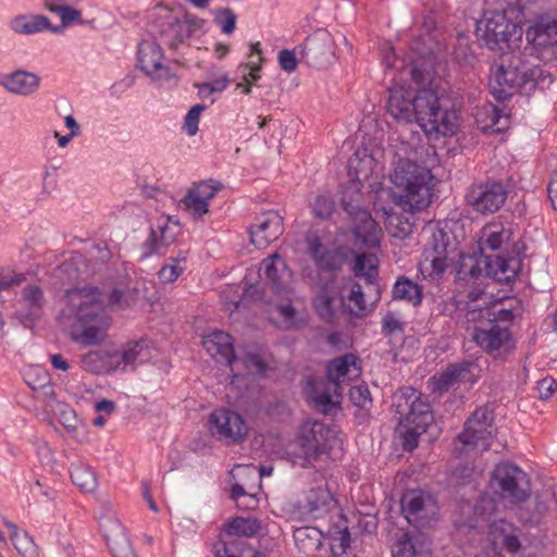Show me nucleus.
I'll return each mask as SVG.
<instances>
[{
	"label": "nucleus",
	"mask_w": 557,
	"mask_h": 557,
	"mask_svg": "<svg viewBox=\"0 0 557 557\" xmlns=\"http://www.w3.org/2000/svg\"><path fill=\"white\" fill-rule=\"evenodd\" d=\"M418 149L407 141L394 145L389 181L393 201L405 211H420L432 201L434 176L426 166L417 163Z\"/></svg>",
	"instance_id": "obj_1"
},
{
	"label": "nucleus",
	"mask_w": 557,
	"mask_h": 557,
	"mask_svg": "<svg viewBox=\"0 0 557 557\" xmlns=\"http://www.w3.org/2000/svg\"><path fill=\"white\" fill-rule=\"evenodd\" d=\"M66 299L70 312L79 324V329H72L71 338L86 346L99 345L107 337L111 318L104 311L106 302L119 307L128 304V295L116 288L109 296L97 288H75L67 290Z\"/></svg>",
	"instance_id": "obj_2"
},
{
	"label": "nucleus",
	"mask_w": 557,
	"mask_h": 557,
	"mask_svg": "<svg viewBox=\"0 0 557 557\" xmlns=\"http://www.w3.org/2000/svg\"><path fill=\"white\" fill-rule=\"evenodd\" d=\"M409 73L416 83L414 122L425 134L449 136L455 134L458 126V116L450 108V100L445 89L440 88V82L430 71L421 69L414 63Z\"/></svg>",
	"instance_id": "obj_3"
},
{
	"label": "nucleus",
	"mask_w": 557,
	"mask_h": 557,
	"mask_svg": "<svg viewBox=\"0 0 557 557\" xmlns=\"http://www.w3.org/2000/svg\"><path fill=\"white\" fill-rule=\"evenodd\" d=\"M510 232L500 224H486L481 231L478 239L479 252L460 255L458 275L460 278L491 277L499 283H511L516 278L518 269L513 260H506L500 257L493 259L486 252L498 250L503 243L508 240Z\"/></svg>",
	"instance_id": "obj_4"
},
{
	"label": "nucleus",
	"mask_w": 557,
	"mask_h": 557,
	"mask_svg": "<svg viewBox=\"0 0 557 557\" xmlns=\"http://www.w3.org/2000/svg\"><path fill=\"white\" fill-rule=\"evenodd\" d=\"M327 379H314L309 382L308 397L314 408L329 413L339 403L342 383L358 377L360 368L357 357L351 354L331 360L326 368Z\"/></svg>",
	"instance_id": "obj_5"
},
{
	"label": "nucleus",
	"mask_w": 557,
	"mask_h": 557,
	"mask_svg": "<svg viewBox=\"0 0 557 557\" xmlns=\"http://www.w3.org/2000/svg\"><path fill=\"white\" fill-rule=\"evenodd\" d=\"M520 8L508 7L503 11H485L476 23L478 40L491 50H519L522 39Z\"/></svg>",
	"instance_id": "obj_6"
},
{
	"label": "nucleus",
	"mask_w": 557,
	"mask_h": 557,
	"mask_svg": "<svg viewBox=\"0 0 557 557\" xmlns=\"http://www.w3.org/2000/svg\"><path fill=\"white\" fill-rule=\"evenodd\" d=\"M339 442L337 430L320 421L307 420L299 428L297 442L289 446L294 465L307 467Z\"/></svg>",
	"instance_id": "obj_7"
},
{
	"label": "nucleus",
	"mask_w": 557,
	"mask_h": 557,
	"mask_svg": "<svg viewBox=\"0 0 557 557\" xmlns=\"http://www.w3.org/2000/svg\"><path fill=\"white\" fill-rule=\"evenodd\" d=\"M430 239L423 249L420 268L429 275H442L453 263L456 243L451 234L437 225H429Z\"/></svg>",
	"instance_id": "obj_8"
},
{
	"label": "nucleus",
	"mask_w": 557,
	"mask_h": 557,
	"mask_svg": "<svg viewBox=\"0 0 557 557\" xmlns=\"http://www.w3.org/2000/svg\"><path fill=\"white\" fill-rule=\"evenodd\" d=\"M493 420V412L487 407L478 408L466 421L463 431L455 442V449L459 454H468L479 447L486 449L494 432Z\"/></svg>",
	"instance_id": "obj_9"
},
{
	"label": "nucleus",
	"mask_w": 557,
	"mask_h": 557,
	"mask_svg": "<svg viewBox=\"0 0 557 557\" xmlns=\"http://www.w3.org/2000/svg\"><path fill=\"white\" fill-rule=\"evenodd\" d=\"M521 62L520 49L510 50L502 57V64L490 81V89L496 100L504 101L519 92L522 86Z\"/></svg>",
	"instance_id": "obj_10"
},
{
	"label": "nucleus",
	"mask_w": 557,
	"mask_h": 557,
	"mask_svg": "<svg viewBox=\"0 0 557 557\" xmlns=\"http://www.w3.org/2000/svg\"><path fill=\"white\" fill-rule=\"evenodd\" d=\"M496 511V500L490 495L481 496L474 505L475 516L487 521H492L491 534L493 535L494 544L502 545L508 553L513 554L520 548V541L516 534V529L511 523L504 519L498 522L495 519L493 520V516Z\"/></svg>",
	"instance_id": "obj_11"
},
{
	"label": "nucleus",
	"mask_w": 557,
	"mask_h": 557,
	"mask_svg": "<svg viewBox=\"0 0 557 557\" xmlns=\"http://www.w3.org/2000/svg\"><path fill=\"white\" fill-rule=\"evenodd\" d=\"M261 529V523L252 517H236L231 520L222 534L221 547L215 548L216 557H242L247 544L236 537H251Z\"/></svg>",
	"instance_id": "obj_12"
},
{
	"label": "nucleus",
	"mask_w": 557,
	"mask_h": 557,
	"mask_svg": "<svg viewBox=\"0 0 557 557\" xmlns=\"http://www.w3.org/2000/svg\"><path fill=\"white\" fill-rule=\"evenodd\" d=\"M398 412L404 416L403 422L407 425H416L422 431H426L433 421L431 406L421 393L412 387L400 389L397 403Z\"/></svg>",
	"instance_id": "obj_13"
},
{
	"label": "nucleus",
	"mask_w": 557,
	"mask_h": 557,
	"mask_svg": "<svg viewBox=\"0 0 557 557\" xmlns=\"http://www.w3.org/2000/svg\"><path fill=\"white\" fill-rule=\"evenodd\" d=\"M531 54L545 61H557V21L542 20L527 30Z\"/></svg>",
	"instance_id": "obj_14"
},
{
	"label": "nucleus",
	"mask_w": 557,
	"mask_h": 557,
	"mask_svg": "<svg viewBox=\"0 0 557 557\" xmlns=\"http://www.w3.org/2000/svg\"><path fill=\"white\" fill-rule=\"evenodd\" d=\"M210 433L226 444L240 443L247 435L248 428L243 417L228 409L214 410L209 418Z\"/></svg>",
	"instance_id": "obj_15"
},
{
	"label": "nucleus",
	"mask_w": 557,
	"mask_h": 557,
	"mask_svg": "<svg viewBox=\"0 0 557 557\" xmlns=\"http://www.w3.org/2000/svg\"><path fill=\"white\" fill-rule=\"evenodd\" d=\"M306 244L308 255L321 272H339L349 260L350 251L348 249L344 247L331 248L323 244L317 234H308Z\"/></svg>",
	"instance_id": "obj_16"
},
{
	"label": "nucleus",
	"mask_w": 557,
	"mask_h": 557,
	"mask_svg": "<svg viewBox=\"0 0 557 557\" xmlns=\"http://www.w3.org/2000/svg\"><path fill=\"white\" fill-rule=\"evenodd\" d=\"M507 190L499 182H486L472 185L466 199L468 205L482 214H491L498 211L505 203Z\"/></svg>",
	"instance_id": "obj_17"
},
{
	"label": "nucleus",
	"mask_w": 557,
	"mask_h": 557,
	"mask_svg": "<svg viewBox=\"0 0 557 557\" xmlns=\"http://www.w3.org/2000/svg\"><path fill=\"white\" fill-rule=\"evenodd\" d=\"M401 509L409 523L424 527L437 513L435 499L419 490L408 491L401 498Z\"/></svg>",
	"instance_id": "obj_18"
},
{
	"label": "nucleus",
	"mask_w": 557,
	"mask_h": 557,
	"mask_svg": "<svg viewBox=\"0 0 557 557\" xmlns=\"http://www.w3.org/2000/svg\"><path fill=\"white\" fill-rule=\"evenodd\" d=\"M416 89L394 84L388 88L387 113L399 124H411L417 117L414 111Z\"/></svg>",
	"instance_id": "obj_19"
},
{
	"label": "nucleus",
	"mask_w": 557,
	"mask_h": 557,
	"mask_svg": "<svg viewBox=\"0 0 557 557\" xmlns=\"http://www.w3.org/2000/svg\"><path fill=\"white\" fill-rule=\"evenodd\" d=\"M344 210L352 220V232L356 238L367 247L379 246L382 231L371 214L358 203L354 205L346 198H344Z\"/></svg>",
	"instance_id": "obj_20"
},
{
	"label": "nucleus",
	"mask_w": 557,
	"mask_h": 557,
	"mask_svg": "<svg viewBox=\"0 0 557 557\" xmlns=\"http://www.w3.org/2000/svg\"><path fill=\"white\" fill-rule=\"evenodd\" d=\"M298 49L308 64L317 67L327 65L335 55L334 39L329 32L323 29L308 36Z\"/></svg>",
	"instance_id": "obj_21"
},
{
	"label": "nucleus",
	"mask_w": 557,
	"mask_h": 557,
	"mask_svg": "<svg viewBox=\"0 0 557 557\" xmlns=\"http://www.w3.org/2000/svg\"><path fill=\"white\" fill-rule=\"evenodd\" d=\"M524 483L528 486L524 488V510L528 511L529 517L524 519V522L532 524L539 523L543 515L547 510V503L554 498V492L550 486L542 483L541 480L534 482L524 472Z\"/></svg>",
	"instance_id": "obj_22"
},
{
	"label": "nucleus",
	"mask_w": 557,
	"mask_h": 557,
	"mask_svg": "<svg viewBox=\"0 0 557 557\" xmlns=\"http://www.w3.org/2000/svg\"><path fill=\"white\" fill-rule=\"evenodd\" d=\"M222 184L219 182L201 181L195 183L182 199L184 209L195 218H201L209 212V201L215 197Z\"/></svg>",
	"instance_id": "obj_23"
},
{
	"label": "nucleus",
	"mask_w": 557,
	"mask_h": 557,
	"mask_svg": "<svg viewBox=\"0 0 557 557\" xmlns=\"http://www.w3.org/2000/svg\"><path fill=\"white\" fill-rule=\"evenodd\" d=\"M520 469L512 463L498 465L492 473L491 486L503 498L510 504H518L521 499L518 479Z\"/></svg>",
	"instance_id": "obj_24"
},
{
	"label": "nucleus",
	"mask_w": 557,
	"mask_h": 557,
	"mask_svg": "<svg viewBox=\"0 0 557 557\" xmlns=\"http://www.w3.org/2000/svg\"><path fill=\"white\" fill-rule=\"evenodd\" d=\"M181 233L180 223L173 221L170 216H162L158 220L157 226L151 227L150 235L145 242L144 256L161 253L163 249L173 244Z\"/></svg>",
	"instance_id": "obj_25"
},
{
	"label": "nucleus",
	"mask_w": 557,
	"mask_h": 557,
	"mask_svg": "<svg viewBox=\"0 0 557 557\" xmlns=\"http://www.w3.org/2000/svg\"><path fill=\"white\" fill-rule=\"evenodd\" d=\"M260 271H263L273 294L278 296L292 294V289L288 286L290 273L286 269L284 260L277 253L265 258L260 264Z\"/></svg>",
	"instance_id": "obj_26"
},
{
	"label": "nucleus",
	"mask_w": 557,
	"mask_h": 557,
	"mask_svg": "<svg viewBox=\"0 0 557 557\" xmlns=\"http://www.w3.org/2000/svg\"><path fill=\"white\" fill-rule=\"evenodd\" d=\"M283 233V221L278 213L267 212L258 218L257 223L250 227V242L259 249L277 239Z\"/></svg>",
	"instance_id": "obj_27"
},
{
	"label": "nucleus",
	"mask_w": 557,
	"mask_h": 557,
	"mask_svg": "<svg viewBox=\"0 0 557 557\" xmlns=\"http://www.w3.org/2000/svg\"><path fill=\"white\" fill-rule=\"evenodd\" d=\"M201 26L202 21L195 17H171L166 23L162 25L160 37L165 45L170 46L171 48H176Z\"/></svg>",
	"instance_id": "obj_28"
},
{
	"label": "nucleus",
	"mask_w": 557,
	"mask_h": 557,
	"mask_svg": "<svg viewBox=\"0 0 557 557\" xmlns=\"http://www.w3.org/2000/svg\"><path fill=\"white\" fill-rule=\"evenodd\" d=\"M203 348L218 362H225L234 371L236 357L234 355V345L230 334L222 331H214L202 339Z\"/></svg>",
	"instance_id": "obj_29"
},
{
	"label": "nucleus",
	"mask_w": 557,
	"mask_h": 557,
	"mask_svg": "<svg viewBox=\"0 0 557 557\" xmlns=\"http://www.w3.org/2000/svg\"><path fill=\"white\" fill-rule=\"evenodd\" d=\"M472 338L482 349L490 354L507 349L510 344L508 330L493 323L487 325V327L475 326Z\"/></svg>",
	"instance_id": "obj_30"
},
{
	"label": "nucleus",
	"mask_w": 557,
	"mask_h": 557,
	"mask_svg": "<svg viewBox=\"0 0 557 557\" xmlns=\"http://www.w3.org/2000/svg\"><path fill=\"white\" fill-rule=\"evenodd\" d=\"M163 52L161 47L153 41H144L138 48V62L140 69L149 76L157 79L168 77V69L162 64Z\"/></svg>",
	"instance_id": "obj_31"
},
{
	"label": "nucleus",
	"mask_w": 557,
	"mask_h": 557,
	"mask_svg": "<svg viewBox=\"0 0 557 557\" xmlns=\"http://www.w3.org/2000/svg\"><path fill=\"white\" fill-rule=\"evenodd\" d=\"M0 84L12 94L28 96L38 89L39 77L34 73L20 70L4 76Z\"/></svg>",
	"instance_id": "obj_32"
},
{
	"label": "nucleus",
	"mask_w": 557,
	"mask_h": 557,
	"mask_svg": "<svg viewBox=\"0 0 557 557\" xmlns=\"http://www.w3.org/2000/svg\"><path fill=\"white\" fill-rule=\"evenodd\" d=\"M470 362H460L448 366L445 371L431 379L433 391L440 394L448 391L470 373Z\"/></svg>",
	"instance_id": "obj_33"
},
{
	"label": "nucleus",
	"mask_w": 557,
	"mask_h": 557,
	"mask_svg": "<svg viewBox=\"0 0 557 557\" xmlns=\"http://www.w3.org/2000/svg\"><path fill=\"white\" fill-rule=\"evenodd\" d=\"M10 27L14 33L23 34V35H32V34L42 32L45 29H49L53 33H57L60 30L59 27L51 26L49 18L44 15H35V16L18 15V16H15L11 21Z\"/></svg>",
	"instance_id": "obj_34"
},
{
	"label": "nucleus",
	"mask_w": 557,
	"mask_h": 557,
	"mask_svg": "<svg viewBox=\"0 0 557 557\" xmlns=\"http://www.w3.org/2000/svg\"><path fill=\"white\" fill-rule=\"evenodd\" d=\"M334 503L331 492L322 486L310 490L306 495V507L315 517L330 511Z\"/></svg>",
	"instance_id": "obj_35"
},
{
	"label": "nucleus",
	"mask_w": 557,
	"mask_h": 557,
	"mask_svg": "<svg viewBox=\"0 0 557 557\" xmlns=\"http://www.w3.org/2000/svg\"><path fill=\"white\" fill-rule=\"evenodd\" d=\"M356 276L364 277L370 289L377 290L375 278L377 275L376 258L372 255L361 253L356 258L354 265Z\"/></svg>",
	"instance_id": "obj_36"
},
{
	"label": "nucleus",
	"mask_w": 557,
	"mask_h": 557,
	"mask_svg": "<svg viewBox=\"0 0 557 557\" xmlns=\"http://www.w3.org/2000/svg\"><path fill=\"white\" fill-rule=\"evenodd\" d=\"M44 293L36 285H28L23 290L22 304L27 309L25 317L27 319H36L39 317L44 306Z\"/></svg>",
	"instance_id": "obj_37"
},
{
	"label": "nucleus",
	"mask_w": 557,
	"mask_h": 557,
	"mask_svg": "<svg viewBox=\"0 0 557 557\" xmlns=\"http://www.w3.org/2000/svg\"><path fill=\"white\" fill-rule=\"evenodd\" d=\"M106 540L114 557H136L122 527L116 525V530L107 534Z\"/></svg>",
	"instance_id": "obj_38"
},
{
	"label": "nucleus",
	"mask_w": 557,
	"mask_h": 557,
	"mask_svg": "<svg viewBox=\"0 0 557 557\" xmlns=\"http://www.w3.org/2000/svg\"><path fill=\"white\" fill-rule=\"evenodd\" d=\"M393 297L417 306L422 298L421 287L409 278H398L393 287Z\"/></svg>",
	"instance_id": "obj_39"
},
{
	"label": "nucleus",
	"mask_w": 557,
	"mask_h": 557,
	"mask_svg": "<svg viewBox=\"0 0 557 557\" xmlns=\"http://www.w3.org/2000/svg\"><path fill=\"white\" fill-rule=\"evenodd\" d=\"M59 421L67 432V434L82 443L85 440V435L81 434L83 423L77 417L76 412L69 406H61L58 412Z\"/></svg>",
	"instance_id": "obj_40"
},
{
	"label": "nucleus",
	"mask_w": 557,
	"mask_h": 557,
	"mask_svg": "<svg viewBox=\"0 0 557 557\" xmlns=\"http://www.w3.org/2000/svg\"><path fill=\"white\" fill-rule=\"evenodd\" d=\"M73 483L84 492H92L97 487V476L90 467L75 465L71 470Z\"/></svg>",
	"instance_id": "obj_41"
},
{
	"label": "nucleus",
	"mask_w": 557,
	"mask_h": 557,
	"mask_svg": "<svg viewBox=\"0 0 557 557\" xmlns=\"http://www.w3.org/2000/svg\"><path fill=\"white\" fill-rule=\"evenodd\" d=\"M294 540L299 548L306 553L318 550L321 545L320 533L314 528L305 527L296 529Z\"/></svg>",
	"instance_id": "obj_42"
},
{
	"label": "nucleus",
	"mask_w": 557,
	"mask_h": 557,
	"mask_svg": "<svg viewBox=\"0 0 557 557\" xmlns=\"http://www.w3.org/2000/svg\"><path fill=\"white\" fill-rule=\"evenodd\" d=\"M14 532L11 535V541L23 557H37L38 547L33 539L25 532H18L15 525H12Z\"/></svg>",
	"instance_id": "obj_43"
},
{
	"label": "nucleus",
	"mask_w": 557,
	"mask_h": 557,
	"mask_svg": "<svg viewBox=\"0 0 557 557\" xmlns=\"http://www.w3.org/2000/svg\"><path fill=\"white\" fill-rule=\"evenodd\" d=\"M492 315V306H469L466 319L467 323L473 324V331H475V326L487 327L493 323Z\"/></svg>",
	"instance_id": "obj_44"
},
{
	"label": "nucleus",
	"mask_w": 557,
	"mask_h": 557,
	"mask_svg": "<svg viewBox=\"0 0 557 557\" xmlns=\"http://www.w3.org/2000/svg\"><path fill=\"white\" fill-rule=\"evenodd\" d=\"M475 119L479 127L484 133H487L488 129L494 131V127L500 123L502 115L499 110L490 103L484 106L483 109L476 113Z\"/></svg>",
	"instance_id": "obj_45"
},
{
	"label": "nucleus",
	"mask_w": 557,
	"mask_h": 557,
	"mask_svg": "<svg viewBox=\"0 0 557 557\" xmlns=\"http://www.w3.org/2000/svg\"><path fill=\"white\" fill-rule=\"evenodd\" d=\"M309 205L313 215L322 220L329 219L335 210V202L329 194L317 195Z\"/></svg>",
	"instance_id": "obj_46"
},
{
	"label": "nucleus",
	"mask_w": 557,
	"mask_h": 557,
	"mask_svg": "<svg viewBox=\"0 0 557 557\" xmlns=\"http://www.w3.org/2000/svg\"><path fill=\"white\" fill-rule=\"evenodd\" d=\"M107 350H95L82 357V367L92 373H106Z\"/></svg>",
	"instance_id": "obj_47"
},
{
	"label": "nucleus",
	"mask_w": 557,
	"mask_h": 557,
	"mask_svg": "<svg viewBox=\"0 0 557 557\" xmlns=\"http://www.w3.org/2000/svg\"><path fill=\"white\" fill-rule=\"evenodd\" d=\"M347 300L349 302L350 313L358 317L367 313V301L364 299L362 287L359 283L351 284L350 290L347 295Z\"/></svg>",
	"instance_id": "obj_48"
},
{
	"label": "nucleus",
	"mask_w": 557,
	"mask_h": 557,
	"mask_svg": "<svg viewBox=\"0 0 557 557\" xmlns=\"http://www.w3.org/2000/svg\"><path fill=\"white\" fill-rule=\"evenodd\" d=\"M398 432L403 437V446L405 450L411 451L418 446L419 436L426 431H422L416 425H407L406 422L400 421Z\"/></svg>",
	"instance_id": "obj_49"
},
{
	"label": "nucleus",
	"mask_w": 557,
	"mask_h": 557,
	"mask_svg": "<svg viewBox=\"0 0 557 557\" xmlns=\"http://www.w3.org/2000/svg\"><path fill=\"white\" fill-rule=\"evenodd\" d=\"M121 352L122 359H124V367L122 368V371L126 372L128 367H132L134 369V364L137 360H144V343H128L127 346Z\"/></svg>",
	"instance_id": "obj_50"
},
{
	"label": "nucleus",
	"mask_w": 557,
	"mask_h": 557,
	"mask_svg": "<svg viewBox=\"0 0 557 557\" xmlns=\"http://www.w3.org/2000/svg\"><path fill=\"white\" fill-rule=\"evenodd\" d=\"M333 302L334 298L325 292L319 294L313 300L318 314L324 321H331L334 317Z\"/></svg>",
	"instance_id": "obj_51"
},
{
	"label": "nucleus",
	"mask_w": 557,
	"mask_h": 557,
	"mask_svg": "<svg viewBox=\"0 0 557 557\" xmlns=\"http://www.w3.org/2000/svg\"><path fill=\"white\" fill-rule=\"evenodd\" d=\"M236 361L234 367L240 362L249 374L263 375L267 371L264 360L257 354H246L240 360L236 359Z\"/></svg>",
	"instance_id": "obj_52"
},
{
	"label": "nucleus",
	"mask_w": 557,
	"mask_h": 557,
	"mask_svg": "<svg viewBox=\"0 0 557 557\" xmlns=\"http://www.w3.org/2000/svg\"><path fill=\"white\" fill-rule=\"evenodd\" d=\"M507 301L512 302L510 299ZM492 314L493 324H496V322L511 321L515 317L513 307L511 304L507 305L506 301L499 299L492 305Z\"/></svg>",
	"instance_id": "obj_53"
},
{
	"label": "nucleus",
	"mask_w": 557,
	"mask_h": 557,
	"mask_svg": "<svg viewBox=\"0 0 557 557\" xmlns=\"http://www.w3.org/2000/svg\"><path fill=\"white\" fill-rule=\"evenodd\" d=\"M350 535L347 529L339 531L331 542L332 557H349L347 548L349 547Z\"/></svg>",
	"instance_id": "obj_54"
},
{
	"label": "nucleus",
	"mask_w": 557,
	"mask_h": 557,
	"mask_svg": "<svg viewBox=\"0 0 557 557\" xmlns=\"http://www.w3.org/2000/svg\"><path fill=\"white\" fill-rule=\"evenodd\" d=\"M206 108L207 107L205 104H196L191 107L190 110L187 112L183 126L187 135H196V133L198 132L200 114L202 111L206 110Z\"/></svg>",
	"instance_id": "obj_55"
},
{
	"label": "nucleus",
	"mask_w": 557,
	"mask_h": 557,
	"mask_svg": "<svg viewBox=\"0 0 557 557\" xmlns=\"http://www.w3.org/2000/svg\"><path fill=\"white\" fill-rule=\"evenodd\" d=\"M48 10L60 16L62 22V25L58 26L60 29L69 25L71 22L78 20L81 16V11L64 4L48 8Z\"/></svg>",
	"instance_id": "obj_56"
},
{
	"label": "nucleus",
	"mask_w": 557,
	"mask_h": 557,
	"mask_svg": "<svg viewBox=\"0 0 557 557\" xmlns=\"http://www.w3.org/2000/svg\"><path fill=\"white\" fill-rule=\"evenodd\" d=\"M184 273V270L172 263L170 260H168L162 268L159 270V278L161 283L163 284H170L175 282L182 274Z\"/></svg>",
	"instance_id": "obj_57"
},
{
	"label": "nucleus",
	"mask_w": 557,
	"mask_h": 557,
	"mask_svg": "<svg viewBox=\"0 0 557 557\" xmlns=\"http://www.w3.org/2000/svg\"><path fill=\"white\" fill-rule=\"evenodd\" d=\"M362 184L360 181H350L343 190L342 195V205L344 206V198L348 201H351L354 205L358 203L361 207L362 193H361Z\"/></svg>",
	"instance_id": "obj_58"
},
{
	"label": "nucleus",
	"mask_w": 557,
	"mask_h": 557,
	"mask_svg": "<svg viewBox=\"0 0 557 557\" xmlns=\"http://www.w3.org/2000/svg\"><path fill=\"white\" fill-rule=\"evenodd\" d=\"M288 302L280 304L276 306V310L280 317L283 319L286 329H293L297 326L296 310L289 302V295L284 296Z\"/></svg>",
	"instance_id": "obj_59"
},
{
	"label": "nucleus",
	"mask_w": 557,
	"mask_h": 557,
	"mask_svg": "<svg viewBox=\"0 0 557 557\" xmlns=\"http://www.w3.org/2000/svg\"><path fill=\"white\" fill-rule=\"evenodd\" d=\"M382 332L386 336L403 335L404 323L395 314L388 313L383 319Z\"/></svg>",
	"instance_id": "obj_60"
},
{
	"label": "nucleus",
	"mask_w": 557,
	"mask_h": 557,
	"mask_svg": "<svg viewBox=\"0 0 557 557\" xmlns=\"http://www.w3.org/2000/svg\"><path fill=\"white\" fill-rule=\"evenodd\" d=\"M216 23L220 25L224 34H232L236 25V15L233 10L226 8L219 12L216 15Z\"/></svg>",
	"instance_id": "obj_61"
},
{
	"label": "nucleus",
	"mask_w": 557,
	"mask_h": 557,
	"mask_svg": "<svg viewBox=\"0 0 557 557\" xmlns=\"http://www.w3.org/2000/svg\"><path fill=\"white\" fill-rule=\"evenodd\" d=\"M349 398L355 406L360 408H363L371 403L370 392L368 387L361 385L350 387Z\"/></svg>",
	"instance_id": "obj_62"
},
{
	"label": "nucleus",
	"mask_w": 557,
	"mask_h": 557,
	"mask_svg": "<svg viewBox=\"0 0 557 557\" xmlns=\"http://www.w3.org/2000/svg\"><path fill=\"white\" fill-rule=\"evenodd\" d=\"M278 63L282 70L287 73H293L297 69V58L295 50L284 49L278 53Z\"/></svg>",
	"instance_id": "obj_63"
},
{
	"label": "nucleus",
	"mask_w": 557,
	"mask_h": 557,
	"mask_svg": "<svg viewBox=\"0 0 557 557\" xmlns=\"http://www.w3.org/2000/svg\"><path fill=\"white\" fill-rule=\"evenodd\" d=\"M394 557H421L417 550L412 540L406 539L397 542L394 549Z\"/></svg>",
	"instance_id": "obj_64"
}]
</instances>
